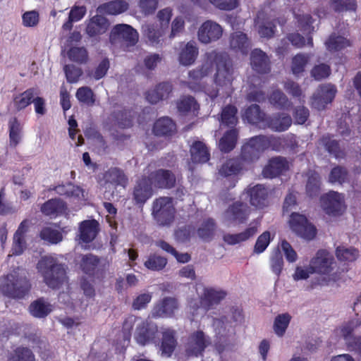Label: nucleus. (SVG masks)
Instances as JSON below:
<instances>
[{"label": "nucleus", "instance_id": "864d4df0", "mask_svg": "<svg viewBox=\"0 0 361 361\" xmlns=\"http://www.w3.org/2000/svg\"><path fill=\"white\" fill-rule=\"evenodd\" d=\"M291 316L288 313H283L276 317L274 322V331L279 336H283L289 325Z\"/></svg>", "mask_w": 361, "mask_h": 361}, {"label": "nucleus", "instance_id": "c85d7f7f", "mask_svg": "<svg viewBox=\"0 0 361 361\" xmlns=\"http://www.w3.org/2000/svg\"><path fill=\"white\" fill-rule=\"evenodd\" d=\"M245 168V164L239 157L227 159L221 166L219 174L224 177L235 176Z\"/></svg>", "mask_w": 361, "mask_h": 361}, {"label": "nucleus", "instance_id": "0e129e2a", "mask_svg": "<svg viewBox=\"0 0 361 361\" xmlns=\"http://www.w3.org/2000/svg\"><path fill=\"white\" fill-rule=\"evenodd\" d=\"M98 263L99 259L96 256L88 254L82 256L80 267L84 272L91 274L95 269Z\"/></svg>", "mask_w": 361, "mask_h": 361}, {"label": "nucleus", "instance_id": "9b49d317", "mask_svg": "<svg viewBox=\"0 0 361 361\" xmlns=\"http://www.w3.org/2000/svg\"><path fill=\"white\" fill-rule=\"evenodd\" d=\"M336 92V87L332 85L327 84L319 86L312 97L311 107L318 111L325 109L326 106L334 99Z\"/></svg>", "mask_w": 361, "mask_h": 361}, {"label": "nucleus", "instance_id": "603ef678", "mask_svg": "<svg viewBox=\"0 0 361 361\" xmlns=\"http://www.w3.org/2000/svg\"><path fill=\"white\" fill-rule=\"evenodd\" d=\"M336 256L339 261L353 262L359 257V251L355 247L339 246L336 250Z\"/></svg>", "mask_w": 361, "mask_h": 361}, {"label": "nucleus", "instance_id": "bb28decb", "mask_svg": "<svg viewBox=\"0 0 361 361\" xmlns=\"http://www.w3.org/2000/svg\"><path fill=\"white\" fill-rule=\"evenodd\" d=\"M39 93L37 88L30 87L21 93L13 95V104L15 110L20 111L26 109L32 103L34 97Z\"/></svg>", "mask_w": 361, "mask_h": 361}, {"label": "nucleus", "instance_id": "f257e3e1", "mask_svg": "<svg viewBox=\"0 0 361 361\" xmlns=\"http://www.w3.org/2000/svg\"><path fill=\"white\" fill-rule=\"evenodd\" d=\"M214 67L215 84L222 88H230L234 79L232 62L226 53L216 51L207 53L205 61L198 68L189 71L188 87L195 92H207V86L202 80L212 73Z\"/></svg>", "mask_w": 361, "mask_h": 361}, {"label": "nucleus", "instance_id": "f704fd0d", "mask_svg": "<svg viewBox=\"0 0 361 361\" xmlns=\"http://www.w3.org/2000/svg\"><path fill=\"white\" fill-rule=\"evenodd\" d=\"M359 334H361V319L358 317L344 323L340 327V334L346 343Z\"/></svg>", "mask_w": 361, "mask_h": 361}, {"label": "nucleus", "instance_id": "b1692460", "mask_svg": "<svg viewBox=\"0 0 361 361\" xmlns=\"http://www.w3.org/2000/svg\"><path fill=\"white\" fill-rule=\"evenodd\" d=\"M229 45L231 49L235 52L246 55L250 49L251 42L245 33L237 31L231 34Z\"/></svg>", "mask_w": 361, "mask_h": 361}, {"label": "nucleus", "instance_id": "7ed1b4c3", "mask_svg": "<svg viewBox=\"0 0 361 361\" xmlns=\"http://www.w3.org/2000/svg\"><path fill=\"white\" fill-rule=\"evenodd\" d=\"M37 269L45 283L52 289L59 288L66 281L64 267L52 257H42L37 263Z\"/></svg>", "mask_w": 361, "mask_h": 361}, {"label": "nucleus", "instance_id": "338daca9", "mask_svg": "<svg viewBox=\"0 0 361 361\" xmlns=\"http://www.w3.org/2000/svg\"><path fill=\"white\" fill-rule=\"evenodd\" d=\"M331 73V68L326 63L315 65L311 70V76L316 80H322L328 78Z\"/></svg>", "mask_w": 361, "mask_h": 361}, {"label": "nucleus", "instance_id": "c9c22d12", "mask_svg": "<svg viewBox=\"0 0 361 361\" xmlns=\"http://www.w3.org/2000/svg\"><path fill=\"white\" fill-rule=\"evenodd\" d=\"M56 194L67 198L80 200L83 197V190L71 183L59 185L54 188Z\"/></svg>", "mask_w": 361, "mask_h": 361}, {"label": "nucleus", "instance_id": "bf43d9fd", "mask_svg": "<svg viewBox=\"0 0 361 361\" xmlns=\"http://www.w3.org/2000/svg\"><path fill=\"white\" fill-rule=\"evenodd\" d=\"M114 118L117 121L118 126L121 128H130L133 126L130 111L126 109L114 112Z\"/></svg>", "mask_w": 361, "mask_h": 361}, {"label": "nucleus", "instance_id": "20e7f679", "mask_svg": "<svg viewBox=\"0 0 361 361\" xmlns=\"http://www.w3.org/2000/svg\"><path fill=\"white\" fill-rule=\"evenodd\" d=\"M30 288L27 272L20 268L9 274L4 283L2 284V290L13 298H23L28 292Z\"/></svg>", "mask_w": 361, "mask_h": 361}, {"label": "nucleus", "instance_id": "8fccbe9b", "mask_svg": "<svg viewBox=\"0 0 361 361\" xmlns=\"http://www.w3.org/2000/svg\"><path fill=\"white\" fill-rule=\"evenodd\" d=\"M310 55L299 53L292 58L291 71L293 75L298 76L305 71V68L310 61Z\"/></svg>", "mask_w": 361, "mask_h": 361}, {"label": "nucleus", "instance_id": "09e8293b", "mask_svg": "<svg viewBox=\"0 0 361 361\" xmlns=\"http://www.w3.org/2000/svg\"><path fill=\"white\" fill-rule=\"evenodd\" d=\"M256 231L255 227H249L238 233L224 234L223 238L227 244L233 245L249 239L256 233Z\"/></svg>", "mask_w": 361, "mask_h": 361}, {"label": "nucleus", "instance_id": "72a5a7b5", "mask_svg": "<svg viewBox=\"0 0 361 361\" xmlns=\"http://www.w3.org/2000/svg\"><path fill=\"white\" fill-rule=\"evenodd\" d=\"M258 136L264 152L269 149L279 152L284 148L287 141L284 137L275 136L274 135H259Z\"/></svg>", "mask_w": 361, "mask_h": 361}, {"label": "nucleus", "instance_id": "37998d69", "mask_svg": "<svg viewBox=\"0 0 361 361\" xmlns=\"http://www.w3.org/2000/svg\"><path fill=\"white\" fill-rule=\"evenodd\" d=\"M325 45L329 51L336 52L350 47L351 44L350 40L347 38L332 33L325 42Z\"/></svg>", "mask_w": 361, "mask_h": 361}, {"label": "nucleus", "instance_id": "412c9836", "mask_svg": "<svg viewBox=\"0 0 361 361\" xmlns=\"http://www.w3.org/2000/svg\"><path fill=\"white\" fill-rule=\"evenodd\" d=\"M67 204L60 198H51L43 203L40 207L41 212L46 216L54 219L66 214Z\"/></svg>", "mask_w": 361, "mask_h": 361}, {"label": "nucleus", "instance_id": "423d86ee", "mask_svg": "<svg viewBox=\"0 0 361 361\" xmlns=\"http://www.w3.org/2000/svg\"><path fill=\"white\" fill-rule=\"evenodd\" d=\"M176 208L173 197H159L152 203V215L159 226H170L174 221Z\"/></svg>", "mask_w": 361, "mask_h": 361}, {"label": "nucleus", "instance_id": "5701e85b", "mask_svg": "<svg viewBox=\"0 0 361 361\" xmlns=\"http://www.w3.org/2000/svg\"><path fill=\"white\" fill-rule=\"evenodd\" d=\"M172 91L173 86L170 82H162L156 85L154 89L148 90L145 93V98L149 103L157 104L161 100L168 99Z\"/></svg>", "mask_w": 361, "mask_h": 361}, {"label": "nucleus", "instance_id": "e2e57ef3", "mask_svg": "<svg viewBox=\"0 0 361 361\" xmlns=\"http://www.w3.org/2000/svg\"><path fill=\"white\" fill-rule=\"evenodd\" d=\"M330 4L336 12L355 11L357 8L355 0H331Z\"/></svg>", "mask_w": 361, "mask_h": 361}, {"label": "nucleus", "instance_id": "3c124183", "mask_svg": "<svg viewBox=\"0 0 361 361\" xmlns=\"http://www.w3.org/2000/svg\"><path fill=\"white\" fill-rule=\"evenodd\" d=\"M178 111L185 114L190 111H197L200 108L198 103L192 96H182L176 102Z\"/></svg>", "mask_w": 361, "mask_h": 361}, {"label": "nucleus", "instance_id": "473e14b6", "mask_svg": "<svg viewBox=\"0 0 361 361\" xmlns=\"http://www.w3.org/2000/svg\"><path fill=\"white\" fill-rule=\"evenodd\" d=\"M320 144L324 146L329 154L336 159L343 158L345 155L344 149H341L339 141L333 138L329 134L324 135L319 140Z\"/></svg>", "mask_w": 361, "mask_h": 361}, {"label": "nucleus", "instance_id": "6e6552de", "mask_svg": "<svg viewBox=\"0 0 361 361\" xmlns=\"http://www.w3.org/2000/svg\"><path fill=\"white\" fill-rule=\"evenodd\" d=\"M324 212L331 216H339L345 210L344 197L338 192L331 190L320 197Z\"/></svg>", "mask_w": 361, "mask_h": 361}, {"label": "nucleus", "instance_id": "5fc2aeb1", "mask_svg": "<svg viewBox=\"0 0 361 361\" xmlns=\"http://www.w3.org/2000/svg\"><path fill=\"white\" fill-rule=\"evenodd\" d=\"M67 54L71 61L79 64L85 63L88 60L87 51L83 47H73L69 49Z\"/></svg>", "mask_w": 361, "mask_h": 361}, {"label": "nucleus", "instance_id": "de8ad7c7", "mask_svg": "<svg viewBox=\"0 0 361 361\" xmlns=\"http://www.w3.org/2000/svg\"><path fill=\"white\" fill-rule=\"evenodd\" d=\"M321 191V177L319 174L311 171L308 173L306 184V193L310 197H317Z\"/></svg>", "mask_w": 361, "mask_h": 361}, {"label": "nucleus", "instance_id": "1a4fd4ad", "mask_svg": "<svg viewBox=\"0 0 361 361\" xmlns=\"http://www.w3.org/2000/svg\"><path fill=\"white\" fill-rule=\"evenodd\" d=\"M146 176L156 189L170 190L176 185L175 173L169 169H158L153 171H147Z\"/></svg>", "mask_w": 361, "mask_h": 361}, {"label": "nucleus", "instance_id": "052dcab7", "mask_svg": "<svg viewBox=\"0 0 361 361\" xmlns=\"http://www.w3.org/2000/svg\"><path fill=\"white\" fill-rule=\"evenodd\" d=\"M167 264V259L159 255H150L145 262V266L152 271H160L163 269Z\"/></svg>", "mask_w": 361, "mask_h": 361}, {"label": "nucleus", "instance_id": "c756f323", "mask_svg": "<svg viewBox=\"0 0 361 361\" xmlns=\"http://www.w3.org/2000/svg\"><path fill=\"white\" fill-rule=\"evenodd\" d=\"M104 178L106 183H110L116 187L126 188L128 184V178L122 169L117 167H111L106 171Z\"/></svg>", "mask_w": 361, "mask_h": 361}, {"label": "nucleus", "instance_id": "a211bd4d", "mask_svg": "<svg viewBox=\"0 0 361 361\" xmlns=\"http://www.w3.org/2000/svg\"><path fill=\"white\" fill-rule=\"evenodd\" d=\"M178 309L177 300L171 297H166L159 302L157 303L151 312L154 318L172 317L175 312Z\"/></svg>", "mask_w": 361, "mask_h": 361}, {"label": "nucleus", "instance_id": "4468645a", "mask_svg": "<svg viewBox=\"0 0 361 361\" xmlns=\"http://www.w3.org/2000/svg\"><path fill=\"white\" fill-rule=\"evenodd\" d=\"M153 195V187L146 175L138 179L133 188V200L135 204L143 206Z\"/></svg>", "mask_w": 361, "mask_h": 361}, {"label": "nucleus", "instance_id": "393cba45", "mask_svg": "<svg viewBox=\"0 0 361 361\" xmlns=\"http://www.w3.org/2000/svg\"><path fill=\"white\" fill-rule=\"evenodd\" d=\"M109 26V20L105 17L95 15L89 20L85 31L89 37H94L105 33Z\"/></svg>", "mask_w": 361, "mask_h": 361}, {"label": "nucleus", "instance_id": "9d476101", "mask_svg": "<svg viewBox=\"0 0 361 361\" xmlns=\"http://www.w3.org/2000/svg\"><path fill=\"white\" fill-rule=\"evenodd\" d=\"M264 152L259 136L255 135L243 143L239 157L245 164H250L257 161Z\"/></svg>", "mask_w": 361, "mask_h": 361}, {"label": "nucleus", "instance_id": "0eeeda50", "mask_svg": "<svg viewBox=\"0 0 361 361\" xmlns=\"http://www.w3.org/2000/svg\"><path fill=\"white\" fill-rule=\"evenodd\" d=\"M138 32L132 26L127 24L114 25L110 32L109 39L111 44H120L122 47H130L138 41Z\"/></svg>", "mask_w": 361, "mask_h": 361}, {"label": "nucleus", "instance_id": "13d9d810", "mask_svg": "<svg viewBox=\"0 0 361 361\" xmlns=\"http://www.w3.org/2000/svg\"><path fill=\"white\" fill-rule=\"evenodd\" d=\"M348 173L345 167L336 166L334 167L329 176V180L331 183L343 184L348 180Z\"/></svg>", "mask_w": 361, "mask_h": 361}, {"label": "nucleus", "instance_id": "f3484780", "mask_svg": "<svg viewBox=\"0 0 361 361\" xmlns=\"http://www.w3.org/2000/svg\"><path fill=\"white\" fill-rule=\"evenodd\" d=\"M246 194L249 197L250 203L258 209H263L268 205L269 190L262 184L249 186L246 189Z\"/></svg>", "mask_w": 361, "mask_h": 361}, {"label": "nucleus", "instance_id": "774afa93", "mask_svg": "<svg viewBox=\"0 0 361 361\" xmlns=\"http://www.w3.org/2000/svg\"><path fill=\"white\" fill-rule=\"evenodd\" d=\"M294 16L298 23L300 30L305 33L306 32H310L313 31L314 27L312 26L313 19L310 14L300 15L294 13Z\"/></svg>", "mask_w": 361, "mask_h": 361}, {"label": "nucleus", "instance_id": "f8f14e48", "mask_svg": "<svg viewBox=\"0 0 361 361\" xmlns=\"http://www.w3.org/2000/svg\"><path fill=\"white\" fill-rule=\"evenodd\" d=\"M157 334L158 327L156 324L140 320L136 326L134 338L138 344L145 345L154 342Z\"/></svg>", "mask_w": 361, "mask_h": 361}, {"label": "nucleus", "instance_id": "ea45409f", "mask_svg": "<svg viewBox=\"0 0 361 361\" xmlns=\"http://www.w3.org/2000/svg\"><path fill=\"white\" fill-rule=\"evenodd\" d=\"M165 30L158 24H149L144 29V35L152 46H157L163 39Z\"/></svg>", "mask_w": 361, "mask_h": 361}, {"label": "nucleus", "instance_id": "69168bd1", "mask_svg": "<svg viewBox=\"0 0 361 361\" xmlns=\"http://www.w3.org/2000/svg\"><path fill=\"white\" fill-rule=\"evenodd\" d=\"M110 67V63L107 58H104L95 68V69L87 73L89 77L93 78L96 80H99L104 78Z\"/></svg>", "mask_w": 361, "mask_h": 361}, {"label": "nucleus", "instance_id": "4d7b16f0", "mask_svg": "<svg viewBox=\"0 0 361 361\" xmlns=\"http://www.w3.org/2000/svg\"><path fill=\"white\" fill-rule=\"evenodd\" d=\"M40 236L42 239L52 244H56L63 239L61 231L52 227H44L40 233Z\"/></svg>", "mask_w": 361, "mask_h": 361}, {"label": "nucleus", "instance_id": "e433bc0d", "mask_svg": "<svg viewBox=\"0 0 361 361\" xmlns=\"http://www.w3.org/2000/svg\"><path fill=\"white\" fill-rule=\"evenodd\" d=\"M238 138V130L232 128L225 132L219 140V147L224 153L231 152L236 146Z\"/></svg>", "mask_w": 361, "mask_h": 361}, {"label": "nucleus", "instance_id": "dca6fc26", "mask_svg": "<svg viewBox=\"0 0 361 361\" xmlns=\"http://www.w3.org/2000/svg\"><path fill=\"white\" fill-rule=\"evenodd\" d=\"M289 169L287 159L283 157H274L269 159L262 169V174L266 178H274Z\"/></svg>", "mask_w": 361, "mask_h": 361}, {"label": "nucleus", "instance_id": "cd10ccee", "mask_svg": "<svg viewBox=\"0 0 361 361\" xmlns=\"http://www.w3.org/2000/svg\"><path fill=\"white\" fill-rule=\"evenodd\" d=\"M191 160L195 164H204L210 159V152L202 141H195L190 149Z\"/></svg>", "mask_w": 361, "mask_h": 361}, {"label": "nucleus", "instance_id": "ddd939ff", "mask_svg": "<svg viewBox=\"0 0 361 361\" xmlns=\"http://www.w3.org/2000/svg\"><path fill=\"white\" fill-rule=\"evenodd\" d=\"M250 207L244 202H235L224 212L225 218L233 224H245L251 213Z\"/></svg>", "mask_w": 361, "mask_h": 361}, {"label": "nucleus", "instance_id": "79ce46f5", "mask_svg": "<svg viewBox=\"0 0 361 361\" xmlns=\"http://www.w3.org/2000/svg\"><path fill=\"white\" fill-rule=\"evenodd\" d=\"M243 118L249 123L258 124L262 122L265 123L267 116L259 105L251 104L245 110Z\"/></svg>", "mask_w": 361, "mask_h": 361}, {"label": "nucleus", "instance_id": "c03bdc74", "mask_svg": "<svg viewBox=\"0 0 361 361\" xmlns=\"http://www.w3.org/2000/svg\"><path fill=\"white\" fill-rule=\"evenodd\" d=\"M270 104L279 110H288L292 106V102L280 90H275L269 96Z\"/></svg>", "mask_w": 361, "mask_h": 361}, {"label": "nucleus", "instance_id": "680f3d73", "mask_svg": "<svg viewBox=\"0 0 361 361\" xmlns=\"http://www.w3.org/2000/svg\"><path fill=\"white\" fill-rule=\"evenodd\" d=\"M75 96L80 102L89 106L93 105L95 102L93 91L87 86L78 88Z\"/></svg>", "mask_w": 361, "mask_h": 361}, {"label": "nucleus", "instance_id": "6ab92c4d", "mask_svg": "<svg viewBox=\"0 0 361 361\" xmlns=\"http://www.w3.org/2000/svg\"><path fill=\"white\" fill-rule=\"evenodd\" d=\"M250 66L254 71L264 75L271 71V62L267 54L260 49H255L250 54Z\"/></svg>", "mask_w": 361, "mask_h": 361}, {"label": "nucleus", "instance_id": "2f4dec72", "mask_svg": "<svg viewBox=\"0 0 361 361\" xmlns=\"http://www.w3.org/2000/svg\"><path fill=\"white\" fill-rule=\"evenodd\" d=\"M175 333L174 330L169 328L161 329L162 339L161 350L162 355L170 357L173 352L176 345Z\"/></svg>", "mask_w": 361, "mask_h": 361}, {"label": "nucleus", "instance_id": "a19ab883", "mask_svg": "<svg viewBox=\"0 0 361 361\" xmlns=\"http://www.w3.org/2000/svg\"><path fill=\"white\" fill-rule=\"evenodd\" d=\"M237 114L238 109L234 105L228 104L225 106L221 110V123L225 126L231 128V129L235 128L238 123Z\"/></svg>", "mask_w": 361, "mask_h": 361}, {"label": "nucleus", "instance_id": "6e6d98bb", "mask_svg": "<svg viewBox=\"0 0 361 361\" xmlns=\"http://www.w3.org/2000/svg\"><path fill=\"white\" fill-rule=\"evenodd\" d=\"M7 361H35V358L29 348H18L10 353Z\"/></svg>", "mask_w": 361, "mask_h": 361}, {"label": "nucleus", "instance_id": "a878e982", "mask_svg": "<svg viewBox=\"0 0 361 361\" xmlns=\"http://www.w3.org/2000/svg\"><path fill=\"white\" fill-rule=\"evenodd\" d=\"M152 130L156 136L171 137L176 132V125L171 118L164 116L154 122Z\"/></svg>", "mask_w": 361, "mask_h": 361}, {"label": "nucleus", "instance_id": "49530a36", "mask_svg": "<svg viewBox=\"0 0 361 361\" xmlns=\"http://www.w3.org/2000/svg\"><path fill=\"white\" fill-rule=\"evenodd\" d=\"M9 145L16 147L20 142L23 126L16 117H13L8 121Z\"/></svg>", "mask_w": 361, "mask_h": 361}, {"label": "nucleus", "instance_id": "58836bf2", "mask_svg": "<svg viewBox=\"0 0 361 361\" xmlns=\"http://www.w3.org/2000/svg\"><path fill=\"white\" fill-rule=\"evenodd\" d=\"M128 8V4L123 0H114L100 5L98 11L107 15H118L125 12Z\"/></svg>", "mask_w": 361, "mask_h": 361}, {"label": "nucleus", "instance_id": "aec40b11", "mask_svg": "<svg viewBox=\"0 0 361 361\" xmlns=\"http://www.w3.org/2000/svg\"><path fill=\"white\" fill-rule=\"evenodd\" d=\"M209 340L202 331H197L189 336L186 344V353L188 355L198 356L209 344Z\"/></svg>", "mask_w": 361, "mask_h": 361}, {"label": "nucleus", "instance_id": "a18cd8bd", "mask_svg": "<svg viewBox=\"0 0 361 361\" xmlns=\"http://www.w3.org/2000/svg\"><path fill=\"white\" fill-rule=\"evenodd\" d=\"M87 12L85 6H73L68 14L67 20L63 24L62 29L64 31H71L73 26V23L78 22L83 18Z\"/></svg>", "mask_w": 361, "mask_h": 361}, {"label": "nucleus", "instance_id": "4c0bfd02", "mask_svg": "<svg viewBox=\"0 0 361 361\" xmlns=\"http://www.w3.org/2000/svg\"><path fill=\"white\" fill-rule=\"evenodd\" d=\"M52 310V305L44 298L33 301L29 307L30 313L36 318L46 317Z\"/></svg>", "mask_w": 361, "mask_h": 361}, {"label": "nucleus", "instance_id": "39448f33", "mask_svg": "<svg viewBox=\"0 0 361 361\" xmlns=\"http://www.w3.org/2000/svg\"><path fill=\"white\" fill-rule=\"evenodd\" d=\"M225 296L226 293L222 290L204 287L200 295V300H191L189 302L192 315L195 317L200 314L199 310H202L203 313L206 312L213 305L218 304Z\"/></svg>", "mask_w": 361, "mask_h": 361}, {"label": "nucleus", "instance_id": "4be33fe9", "mask_svg": "<svg viewBox=\"0 0 361 361\" xmlns=\"http://www.w3.org/2000/svg\"><path fill=\"white\" fill-rule=\"evenodd\" d=\"M291 125L292 118L286 113H276L265 119V126L275 132L286 131Z\"/></svg>", "mask_w": 361, "mask_h": 361}, {"label": "nucleus", "instance_id": "7c9ffc66", "mask_svg": "<svg viewBox=\"0 0 361 361\" xmlns=\"http://www.w3.org/2000/svg\"><path fill=\"white\" fill-rule=\"evenodd\" d=\"M199 50L194 41L188 42L184 47L181 48L179 54L178 60L180 64L183 66H190L192 64L197 56Z\"/></svg>", "mask_w": 361, "mask_h": 361}, {"label": "nucleus", "instance_id": "f03ea898", "mask_svg": "<svg viewBox=\"0 0 361 361\" xmlns=\"http://www.w3.org/2000/svg\"><path fill=\"white\" fill-rule=\"evenodd\" d=\"M313 271L321 276L312 281V286L328 285L336 281L337 276L334 273L336 262L334 256L326 250H319L310 260Z\"/></svg>", "mask_w": 361, "mask_h": 361}, {"label": "nucleus", "instance_id": "2eb2a0df", "mask_svg": "<svg viewBox=\"0 0 361 361\" xmlns=\"http://www.w3.org/2000/svg\"><path fill=\"white\" fill-rule=\"evenodd\" d=\"M223 29L220 25L212 20L204 22L197 32L198 39L204 44H209L221 38Z\"/></svg>", "mask_w": 361, "mask_h": 361}]
</instances>
